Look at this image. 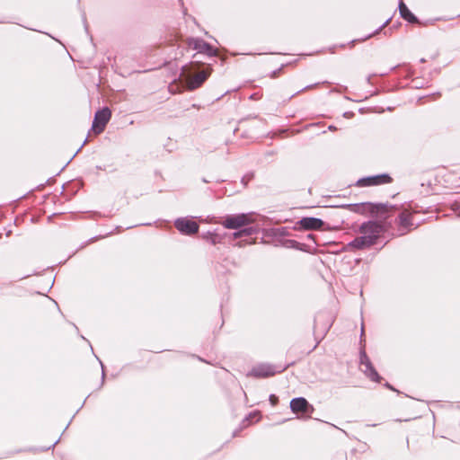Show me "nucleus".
Wrapping results in <instances>:
<instances>
[{"label":"nucleus","mask_w":460,"mask_h":460,"mask_svg":"<svg viewBox=\"0 0 460 460\" xmlns=\"http://www.w3.org/2000/svg\"><path fill=\"white\" fill-rule=\"evenodd\" d=\"M288 366H273L270 364H259L252 368V370L248 373V376L258 377V378H266L276 375L277 373H281L286 370Z\"/></svg>","instance_id":"f03ea898"},{"label":"nucleus","mask_w":460,"mask_h":460,"mask_svg":"<svg viewBox=\"0 0 460 460\" xmlns=\"http://www.w3.org/2000/svg\"><path fill=\"white\" fill-rule=\"evenodd\" d=\"M206 238L211 244H217L221 242L220 235L217 234L208 233Z\"/></svg>","instance_id":"2eb2a0df"},{"label":"nucleus","mask_w":460,"mask_h":460,"mask_svg":"<svg viewBox=\"0 0 460 460\" xmlns=\"http://www.w3.org/2000/svg\"><path fill=\"white\" fill-rule=\"evenodd\" d=\"M254 233V229L252 227H244L239 231H236L233 234L234 239L241 238L243 236H248Z\"/></svg>","instance_id":"4468645a"},{"label":"nucleus","mask_w":460,"mask_h":460,"mask_svg":"<svg viewBox=\"0 0 460 460\" xmlns=\"http://www.w3.org/2000/svg\"><path fill=\"white\" fill-rule=\"evenodd\" d=\"M258 414H259L258 412L251 413V414L249 415V418H254V417H257V416H258Z\"/></svg>","instance_id":"a211bd4d"},{"label":"nucleus","mask_w":460,"mask_h":460,"mask_svg":"<svg viewBox=\"0 0 460 460\" xmlns=\"http://www.w3.org/2000/svg\"><path fill=\"white\" fill-rule=\"evenodd\" d=\"M298 223L301 228L305 230H318L321 229L324 224L322 219L312 217H303Z\"/></svg>","instance_id":"9d476101"},{"label":"nucleus","mask_w":460,"mask_h":460,"mask_svg":"<svg viewBox=\"0 0 460 460\" xmlns=\"http://www.w3.org/2000/svg\"><path fill=\"white\" fill-rule=\"evenodd\" d=\"M310 87H311V85H308V86H305L304 89H308Z\"/></svg>","instance_id":"6ab92c4d"},{"label":"nucleus","mask_w":460,"mask_h":460,"mask_svg":"<svg viewBox=\"0 0 460 460\" xmlns=\"http://www.w3.org/2000/svg\"><path fill=\"white\" fill-rule=\"evenodd\" d=\"M359 363L362 367V371L369 379L375 382H379L380 376L374 368L364 349H361L359 352Z\"/></svg>","instance_id":"39448f33"},{"label":"nucleus","mask_w":460,"mask_h":460,"mask_svg":"<svg viewBox=\"0 0 460 460\" xmlns=\"http://www.w3.org/2000/svg\"><path fill=\"white\" fill-rule=\"evenodd\" d=\"M392 181V178L387 173H382L373 176L361 178L357 181L358 187L366 186H376L381 184L389 183Z\"/></svg>","instance_id":"0eeeda50"},{"label":"nucleus","mask_w":460,"mask_h":460,"mask_svg":"<svg viewBox=\"0 0 460 460\" xmlns=\"http://www.w3.org/2000/svg\"><path fill=\"white\" fill-rule=\"evenodd\" d=\"M174 226L179 232L186 235L194 234L199 231V225L187 217L177 218L174 222Z\"/></svg>","instance_id":"423d86ee"},{"label":"nucleus","mask_w":460,"mask_h":460,"mask_svg":"<svg viewBox=\"0 0 460 460\" xmlns=\"http://www.w3.org/2000/svg\"><path fill=\"white\" fill-rule=\"evenodd\" d=\"M270 401L272 405H275L278 402V398L274 394H271L270 395Z\"/></svg>","instance_id":"f3484780"},{"label":"nucleus","mask_w":460,"mask_h":460,"mask_svg":"<svg viewBox=\"0 0 460 460\" xmlns=\"http://www.w3.org/2000/svg\"><path fill=\"white\" fill-rule=\"evenodd\" d=\"M290 409L295 413H305L309 409L313 410V406L304 397H296L290 401Z\"/></svg>","instance_id":"1a4fd4ad"},{"label":"nucleus","mask_w":460,"mask_h":460,"mask_svg":"<svg viewBox=\"0 0 460 460\" xmlns=\"http://www.w3.org/2000/svg\"><path fill=\"white\" fill-rule=\"evenodd\" d=\"M208 73L206 71H200L198 74L189 77L188 88L190 90H195L199 88L208 77Z\"/></svg>","instance_id":"9b49d317"},{"label":"nucleus","mask_w":460,"mask_h":460,"mask_svg":"<svg viewBox=\"0 0 460 460\" xmlns=\"http://www.w3.org/2000/svg\"><path fill=\"white\" fill-rule=\"evenodd\" d=\"M189 46L199 53L207 54L209 57L217 56V50L202 39L193 38L189 41Z\"/></svg>","instance_id":"6e6552de"},{"label":"nucleus","mask_w":460,"mask_h":460,"mask_svg":"<svg viewBox=\"0 0 460 460\" xmlns=\"http://www.w3.org/2000/svg\"><path fill=\"white\" fill-rule=\"evenodd\" d=\"M251 216L248 214H238L226 216L222 222H219L226 229H239L252 223Z\"/></svg>","instance_id":"7ed1b4c3"},{"label":"nucleus","mask_w":460,"mask_h":460,"mask_svg":"<svg viewBox=\"0 0 460 460\" xmlns=\"http://www.w3.org/2000/svg\"><path fill=\"white\" fill-rule=\"evenodd\" d=\"M399 12H400L401 16L407 22H411V23L417 22L416 16L409 10V8L402 2V0H400V3H399Z\"/></svg>","instance_id":"ddd939ff"},{"label":"nucleus","mask_w":460,"mask_h":460,"mask_svg":"<svg viewBox=\"0 0 460 460\" xmlns=\"http://www.w3.org/2000/svg\"><path fill=\"white\" fill-rule=\"evenodd\" d=\"M383 232L384 227L380 223L376 221L365 222L359 227L361 236L356 237L349 245L359 250L368 248L376 243Z\"/></svg>","instance_id":"f257e3e1"},{"label":"nucleus","mask_w":460,"mask_h":460,"mask_svg":"<svg viewBox=\"0 0 460 460\" xmlns=\"http://www.w3.org/2000/svg\"><path fill=\"white\" fill-rule=\"evenodd\" d=\"M398 224L405 231H409L413 226L411 222V213L407 209L402 210L398 217Z\"/></svg>","instance_id":"f8f14e48"},{"label":"nucleus","mask_w":460,"mask_h":460,"mask_svg":"<svg viewBox=\"0 0 460 460\" xmlns=\"http://www.w3.org/2000/svg\"><path fill=\"white\" fill-rule=\"evenodd\" d=\"M341 207L349 208L351 211H357L358 204H346V205H342Z\"/></svg>","instance_id":"dca6fc26"},{"label":"nucleus","mask_w":460,"mask_h":460,"mask_svg":"<svg viewBox=\"0 0 460 460\" xmlns=\"http://www.w3.org/2000/svg\"><path fill=\"white\" fill-rule=\"evenodd\" d=\"M111 117V111L108 107L99 110L94 116L92 129L95 134H101Z\"/></svg>","instance_id":"20e7f679"}]
</instances>
